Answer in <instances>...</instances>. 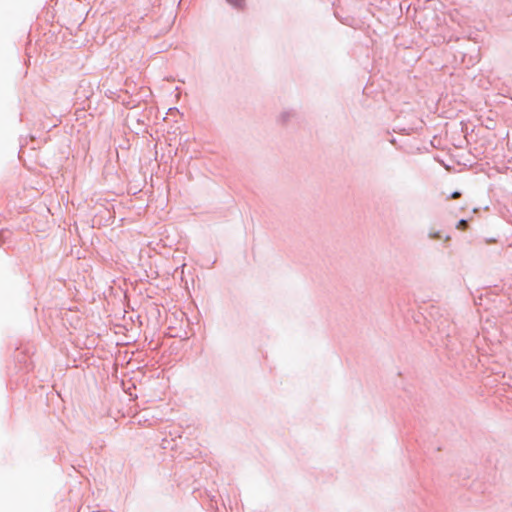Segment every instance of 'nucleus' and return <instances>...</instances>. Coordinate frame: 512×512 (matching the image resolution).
Here are the masks:
<instances>
[{
  "label": "nucleus",
  "instance_id": "nucleus-1",
  "mask_svg": "<svg viewBox=\"0 0 512 512\" xmlns=\"http://www.w3.org/2000/svg\"><path fill=\"white\" fill-rule=\"evenodd\" d=\"M227 1L237 7H242V5L244 4V0H227Z\"/></svg>",
  "mask_w": 512,
  "mask_h": 512
},
{
  "label": "nucleus",
  "instance_id": "nucleus-2",
  "mask_svg": "<svg viewBox=\"0 0 512 512\" xmlns=\"http://www.w3.org/2000/svg\"><path fill=\"white\" fill-rule=\"evenodd\" d=\"M466 226H467V222H466L465 220H460V221L458 222L457 228H459V229H465V228H466Z\"/></svg>",
  "mask_w": 512,
  "mask_h": 512
},
{
  "label": "nucleus",
  "instance_id": "nucleus-3",
  "mask_svg": "<svg viewBox=\"0 0 512 512\" xmlns=\"http://www.w3.org/2000/svg\"><path fill=\"white\" fill-rule=\"evenodd\" d=\"M460 196H461L460 192H454V193H452L451 198L452 199H458Z\"/></svg>",
  "mask_w": 512,
  "mask_h": 512
}]
</instances>
